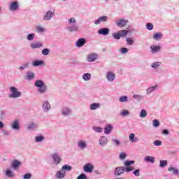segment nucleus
Masks as SVG:
<instances>
[{"label":"nucleus","mask_w":179,"mask_h":179,"mask_svg":"<svg viewBox=\"0 0 179 179\" xmlns=\"http://www.w3.org/2000/svg\"><path fill=\"white\" fill-rule=\"evenodd\" d=\"M31 173H25L23 176V179H31Z\"/></svg>","instance_id":"58"},{"label":"nucleus","mask_w":179,"mask_h":179,"mask_svg":"<svg viewBox=\"0 0 179 179\" xmlns=\"http://www.w3.org/2000/svg\"><path fill=\"white\" fill-rule=\"evenodd\" d=\"M36 33H44L45 31V29H44L43 27H41V26H37L36 27Z\"/></svg>","instance_id":"41"},{"label":"nucleus","mask_w":179,"mask_h":179,"mask_svg":"<svg viewBox=\"0 0 179 179\" xmlns=\"http://www.w3.org/2000/svg\"><path fill=\"white\" fill-rule=\"evenodd\" d=\"M148 112L146 111V110L142 109L139 115L140 118H146Z\"/></svg>","instance_id":"37"},{"label":"nucleus","mask_w":179,"mask_h":179,"mask_svg":"<svg viewBox=\"0 0 179 179\" xmlns=\"http://www.w3.org/2000/svg\"><path fill=\"white\" fill-rule=\"evenodd\" d=\"M129 138L130 142H132V143L138 142V141H139V138H138V137H136L135 134H134V133H131L129 134Z\"/></svg>","instance_id":"25"},{"label":"nucleus","mask_w":179,"mask_h":179,"mask_svg":"<svg viewBox=\"0 0 179 179\" xmlns=\"http://www.w3.org/2000/svg\"><path fill=\"white\" fill-rule=\"evenodd\" d=\"M133 99H134V100H137L138 101H141V100H143V96L141 94H134L133 95Z\"/></svg>","instance_id":"39"},{"label":"nucleus","mask_w":179,"mask_h":179,"mask_svg":"<svg viewBox=\"0 0 179 179\" xmlns=\"http://www.w3.org/2000/svg\"><path fill=\"white\" fill-rule=\"evenodd\" d=\"M6 177H8V178H13L15 177V174L13 173V171L10 169H7L5 173Z\"/></svg>","instance_id":"29"},{"label":"nucleus","mask_w":179,"mask_h":179,"mask_svg":"<svg viewBox=\"0 0 179 179\" xmlns=\"http://www.w3.org/2000/svg\"><path fill=\"white\" fill-rule=\"evenodd\" d=\"M26 80H33V79H34V73H33L32 71H28L27 72V75L25 77Z\"/></svg>","instance_id":"23"},{"label":"nucleus","mask_w":179,"mask_h":179,"mask_svg":"<svg viewBox=\"0 0 179 179\" xmlns=\"http://www.w3.org/2000/svg\"><path fill=\"white\" fill-rule=\"evenodd\" d=\"M8 9L11 12H16L19 9V1H12L8 6Z\"/></svg>","instance_id":"4"},{"label":"nucleus","mask_w":179,"mask_h":179,"mask_svg":"<svg viewBox=\"0 0 179 179\" xmlns=\"http://www.w3.org/2000/svg\"><path fill=\"white\" fill-rule=\"evenodd\" d=\"M162 134H163L164 135H169V130H167V129H164V130L162 131Z\"/></svg>","instance_id":"63"},{"label":"nucleus","mask_w":179,"mask_h":179,"mask_svg":"<svg viewBox=\"0 0 179 179\" xmlns=\"http://www.w3.org/2000/svg\"><path fill=\"white\" fill-rule=\"evenodd\" d=\"M167 166V160H160L159 161V166L163 169Z\"/></svg>","instance_id":"44"},{"label":"nucleus","mask_w":179,"mask_h":179,"mask_svg":"<svg viewBox=\"0 0 179 179\" xmlns=\"http://www.w3.org/2000/svg\"><path fill=\"white\" fill-rule=\"evenodd\" d=\"M108 143V138L106 136H102L99 139V145L101 148H104V146H107Z\"/></svg>","instance_id":"5"},{"label":"nucleus","mask_w":179,"mask_h":179,"mask_svg":"<svg viewBox=\"0 0 179 179\" xmlns=\"http://www.w3.org/2000/svg\"><path fill=\"white\" fill-rule=\"evenodd\" d=\"M55 177L57 179H64L65 177H66V171H64L62 170V169H60L56 172Z\"/></svg>","instance_id":"8"},{"label":"nucleus","mask_w":179,"mask_h":179,"mask_svg":"<svg viewBox=\"0 0 179 179\" xmlns=\"http://www.w3.org/2000/svg\"><path fill=\"white\" fill-rule=\"evenodd\" d=\"M112 142H113V143H115V146H120V141H118L117 139H112Z\"/></svg>","instance_id":"62"},{"label":"nucleus","mask_w":179,"mask_h":179,"mask_svg":"<svg viewBox=\"0 0 179 179\" xmlns=\"http://www.w3.org/2000/svg\"><path fill=\"white\" fill-rule=\"evenodd\" d=\"M118 33L120 36V37H127V34H128V31L124 29V30H120L118 31Z\"/></svg>","instance_id":"38"},{"label":"nucleus","mask_w":179,"mask_h":179,"mask_svg":"<svg viewBox=\"0 0 179 179\" xmlns=\"http://www.w3.org/2000/svg\"><path fill=\"white\" fill-rule=\"evenodd\" d=\"M27 68H29V63H24L21 66H20L19 69L20 71H23V70H24V69H26Z\"/></svg>","instance_id":"50"},{"label":"nucleus","mask_w":179,"mask_h":179,"mask_svg":"<svg viewBox=\"0 0 179 179\" xmlns=\"http://www.w3.org/2000/svg\"><path fill=\"white\" fill-rule=\"evenodd\" d=\"M10 94L8 95V97L10 99H17L22 96V92L20 91L17 90V88L15 86H11L9 88Z\"/></svg>","instance_id":"3"},{"label":"nucleus","mask_w":179,"mask_h":179,"mask_svg":"<svg viewBox=\"0 0 179 179\" xmlns=\"http://www.w3.org/2000/svg\"><path fill=\"white\" fill-rule=\"evenodd\" d=\"M120 160H124V159H127V154L125 152H121L120 155Z\"/></svg>","instance_id":"57"},{"label":"nucleus","mask_w":179,"mask_h":179,"mask_svg":"<svg viewBox=\"0 0 179 179\" xmlns=\"http://www.w3.org/2000/svg\"><path fill=\"white\" fill-rule=\"evenodd\" d=\"M106 79L108 82H114L115 79V74L111 71H109L106 73Z\"/></svg>","instance_id":"18"},{"label":"nucleus","mask_w":179,"mask_h":179,"mask_svg":"<svg viewBox=\"0 0 179 179\" xmlns=\"http://www.w3.org/2000/svg\"><path fill=\"white\" fill-rule=\"evenodd\" d=\"M112 36H113V38H115V40H120L121 38V36H120L119 32L113 33L112 34Z\"/></svg>","instance_id":"48"},{"label":"nucleus","mask_w":179,"mask_h":179,"mask_svg":"<svg viewBox=\"0 0 179 179\" xmlns=\"http://www.w3.org/2000/svg\"><path fill=\"white\" fill-rule=\"evenodd\" d=\"M101 104L99 103H92L90 106V110H97L101 107Z\"/></svg>","instance_id":"26"},{"label":"nucleus","mask_w":179,"mask_h":179,"mask_svg":"<svg viewBox=\"0 0 179 179\" xmlns=\"http://www.w3.org/2000/svg\"><path fill=\"white\" fill-rule=\"evenodd\" d=\"M97 59V55L96 54H91L87 56V61L88 62H94Z\"/></svg>","instance_id":"21"},{"label":"nucleus","mask_w":179,"mask_h":179,"mask_svg":"<svg viewBox=\"0 0 179 179\" xmlns=\"http://www.w3.org/2000/svg\"><path fill=\"white\" fill-rule=\"evenodd\" d=\"M19 166H20V162L15 160L14 161L12 164H11V167L12 169H13L14 170H16V169H17V167H19Z\"/></svg>","instance_id":"34"},{"label":"nucleus","mask_w":179,"mask_h":179,"mask_svg":"<svg viewBox=\"0 0 179 179\" xmlns=\"http://www.w3.org/2000/svg\"><path fill=\"white\" fill-rule=\"evenodd\" d=\"M163 38V34L162 33H156L153 35L152 38L156 40V41H159V40H162Z\"/></svg>","instance_id":"27"},{"label":"nucleus","mask_w":179,"mask_h":179,"mask_svg":"<svg viewBox=\"0 0 179 179\" xmlns=\"http://www.w3.org/2000/svg\"><path fill=\"white\" fill-rule=\"evenodd\" d=\"M67 30H69V31H78V30H79V27H78V25H73L71 27H69L67 28Z\"/></svg>","instance_id":"35"},{"label":"nucleus","mask_w":179,"mask_h":179,"mask_svg":"<svg viewBox=\"0 0 179 179\" xmlns=\"http://www.w3.org/2000/svg\"><path fill=\"white\" fill-rule=\"evenodd\" d=\"M160 64L161 63L159 62H154L151 64V67L154 69L159 68V66H160Z\"/></svg>","instance_id":"51"},{"label":"nucleus","mask_w":179,"mask_h":179,"mask_svg":"<svg viewBox=\"0 0 179 179\" xmlns=\"http://www.w3.org/2000/svg\"><path fill=\"white\" fill-rule=\"evenodd\" d=\"M10 127L12 128V129H14L15 131H19V129H20V124H19V120H14L12 122Z\"/></svg>","instance_id":"15"},{"label":"nucleus","mask_w":179,"mask_h":179,"mask_svg":"<svg viewBox=\"0 0 179 179\" xmlns=\"http://www.w3.org/2000/svg\"><path fill=\"white\" fill-rule=\"evenodd\" d=\"M42 108L45 113H47L51 110V104L48 101H44L42 103Z\"/></svg>","instance_id":"12"},{"label":"nucleus","mask_w":179,"mask_h":179,"mask_svg":"<svg viewBox=\"0 0 179 179\" xmlns=\"http://www.w3.org/2000/svg\"><path fill=\"white\" fill-rule=\"evenodd\" d=\"M108 16H106V15L101 16L94 21V24H100V23L103 22H108Z\"/></svg>","instance_id":"17"},{"label":"nucleus","mask_w":179,"mask_h":179,"mask_svg":"<svg viewBox=\"0 0 179 179\" xmlns=\"http://www.w3.org/2000/svg\"><path fill=\"white\" fill-rule=\"evenodd\" d=\"M61 114L63 117H68V115L72 114V110H71L69 107L64 106L61 110Z\"/></svg>","instance_id":"9"},{"label":"nucleus","mask_w":179,"mask_h":179,"mask_svg":"<svg viewBox=\"0 0 179 179\" xmlns=\"http://www.w3.org/2000/svg\"><path fill=\"white\" fill-rule=\"evenodd\" d=\"M83 170L85 173H92L94 170V166L91 163H87L84 166Z\"/></svg>","instance_id":"10"},{"label":"nucleus","mask_w":179,"mask_h":179,"mask_svg":"<svg viewBox=\"0 0 179 179\" xmlns=\"http://www.w3.org/2000/svg\"><path fill=\"white\" fill-rule=\"evenodd\" d=\"M98 33L99 34H101L102 36H108L110 33V29L108 28H101L98 31Z\"/></svg>","instance_id":"20"},{"label":"nucleus","mask_w":179,"mask_h":179,"mask_svg":"<svg viewBox=\"0 0 179 179\" xmlns=\"http://www.w3.org/2000/svg\"><path fill=\"white\" fill-rule=\"evenodd\" d=\"M123 164L125 166V167H134V166H132V164H135V161L127 160V161L124 162Z\"/></svg>","instance_id":"32"},{"label":"nucleus","mask_w":179,"mask_h":179,"mask_svg":"<svg viewBox=\"0 0 179 179\" xmlns=\"http://www.w3.org/2000/svg\"><path fill=\"white\" fill-rule=\"evenodd\" d=\"M112 131H113V125L108 124L105 126L104 134H106V135H108V134H110Z\"/></svg>","instance_id":"24"},{"label":"nucleus","mask_w":179,"mask_h":179,"mask_svg":"<svg viewBox=\"0 0 179 179\" xmlns=\"http://www.w3.org/2000/svg\"><path fill=\"white\" fill-rule=\"evenodd\" d=\"M85 44H86V39L83 38L78 39L76 43V47H78V48L83 47Z\"/></svg>","instance_id":"19"},{"label":"nucleus","mask_w":179,"mask_h":179,"mask_svg":"<svg viewBox=\"0 0 179 179\" xmlns=\"http://www.w3.org/2000/svg\"><path fill=\"white\" fill-rule=\"evenodd\" d=\"M168 171H172V174H173V176H179L178 168L170 166L169 168H168Z\"/></svg>","instance_id":"22"},{"label":"nucleus","mask_w":179,"mask_h":179,"mask_svg":"<svg viewBox=\"0 0 179 179\" xmlns=\"http://www.w3.org/2000/svg\"><path fill=\"white\" fill-rule=\"evenodd\" d=\"M83 79L87 82L88 80H90L92 79V74L89 73H85L83 75Z\"/></svg>","instance_id":"33"},{"label":"nucleus","mask_w":179,"mask_h":179,"mask_svg":"<svg viewBox=\"0 0 179 179\" xmlns=\"http://www.w3.org/2000/svg\"><path fill=\"white\" fill-rule=\"evenodd\" d=\"M77 179H87V176L85 173H81L78 176Z\"/></svg>","instance_id":"56"},{"label":"nucleus","mask_w":179,"mask_h":179,"mask_svg":"<svg viewBox=\"0 0 179 179\" xmlns=\"http://www.w3.org/2000/svg\"><path fill=\"white\" fill-rule=\"evenodd\" d=\"M126 41L128 45H132V44H134V39H132V38H127Z\"/></svg>","instance_id":"52"},{"label":"nucleus","mask_w":179,"mask_h":179,"mask_svg":"<svg viewBox=\"0 0 179 179\" xmlns=\"http://www.w3.org/2000/svg\"><path fill=\"white\" fill-rule=\"evenodd\" d=\"M133 174H134L136 177H139V176H141V169H136L133 171Z\"/></svg>","instance_id":"55"},{"label":"nucleus","mask_w":179,"mask_h":179,"mask_svg":"<svg viewBox=\"0 0 179 179\" xmlns=\"http://www.w3.org/2000/svg\"><path fill=\"white\" fill-rule=\"evenodd\" d=\"M38 125L36 123H30L28 127H27V129L29 131L31 130V129H36V128H37Z\"/></svg>","instance_id":"42"},{"label":"nucleus","mask_w":179,"mask_h":179,"mask_svg":"<svg viewBox=\"0 0 179 179\" xmlns=\"http://www.w3.org/2000/svg\"><path fill=\"white\" fill-rule=\"evenodd\" d=\"M150 50L152 54H157V52H160V51L162 50V47L152 45L150 46Z\"/></svg>","instance_id":"16"},{"label":"nucleus","mask_w":179,"mask_h":179,"mask_svg":"<svg viewBox=\"0 0 179 179\" xmlns=\"http://www.w3.org/2000/svg\"><path fill=\"white\" fill-rule=\"evenodd\" d=\"M135 170V167H124V166H118L115 169V176H121L124 174V173H131V171H134Z\"/></svg>","instance_id":"2"},{"label":"nucleus","mask_w":179,"mask_h":179,"mask_svg":"<svg viewBox=\"0 0 179 179\" xmlns=\"http://www.w3.org/2000/svg\"><path fill=\"white\" fill-rule=\"evenodd\" d=\"M152 125L155 128H157L160 125V122L157 120H152Z\"/></svg>","instance_id":"49"},{"label":"nucleus","mask_w":179,"mask_h":179,"mask_svg":"<svg viewBox=\"0 0 179 179\" xmlns=\"http://www.w3.org/2000/svg\"><path fill=\"white\" fill-rule=\"evenodd\" d=\"M153 145H155V146H162V141L157 140L154 141Z\"/></svg>","instance_id":"60"},{"label":"nucleus","mask_w":179,"mask_h":179,"mask_svg":"<svg viewBox=\"0 0 179 179\" xmlns=\"http://www.w3.org/2000/svg\"><path fill=\"white\" fill-rule=\"evenodd\" d=\"M157 87H158L157 85L149 87L146 90V94H150L151 93H153V92H155V90H156V89H157Z\"/></svg>","instance_id":"30"},{"label":"nucleus","mask_w":179,"mask_h":179,"mask_svg":"<svg viewBox=\"0 0 179 179\" xmlns=\"http://www.w3.org/2000/svg\"><path fill=\"white\" fill-rule=\"evenodd\" d=\"M63 171H71L72 170V166L69 164H65L62 167Z\"/></svg>","instance_id":"36"},{"label":"nucleus","mask_w":179,"mask_h":179,"mask_svg":"<svg viewBox=\"0 0 179 179\" xmlns=\"http://www.w3.org/2000/svg\"><path fill=\"white\" fill-rule=\"evenodd\" d=\"M120 52L121 54H127V52H128V48H122V49H120Z\"/></svg>","instance_id":"61"},{"label":"nucleus","mask_w":179,"mask_h":179,"mask_svg":"<svg viewBox=\"0 0 179 179\" xmlns=\"http://www.w3.org/2000/svg\"><path fill=\"white\" fill-rule=\"evenodd\" d=\"M41 65H44V61L43 60H35L32 63L33 66H41Z\"/></svg>","instance_id":"31"},{"label":"nucleus","mask_w":179,"mask_h":179,"mask_svg":"<svg viewBox=\"0 0 179 179\" xmlns=\"http://www.w3.org/2000/svg\"><path fill=\"white\" fill-rule=\"evenodd\" d=\"M77 146L79 148V149H81V150H83L84 149H86L87 148V143H86L84 140H79L77 143Z\"/></svg>","instance_id":"14"},{"label":"nucleus","mask_w":179,"mask_h":179,"mask_svg":"<svg viewBox=\"0 0 179 179\" xmlns=\"http://www.w3.org/2000/svg\"><path fill=\"white\" fill-rule=\"evenodd\" d=\"M120 115L122 117H127V115H129V111L128 110H123L120 112Z\"/></svg>","instance_id":"45"},{"label":"nucleus","mask_w":179,"mask_h":179,"mask_svg":"<svg viewBox=\"0 0 179 179\" xmlns=\"http://www.w3.org/2000/svg\"><path fill=\"white\" fill-rule=\"evenodd\" d=\"M120 103H127L128 101V96H122L119 98Z\"/></svg>","instance_id":"43"},{"label":"nucleus","mask_w":179,"mask_h":179,"mask_svg":"<svg viewBox=\"0 0 179 179\" xmlns=\"http://www.w3.org/2000/svg\"><path fill=\"white\" fill-rule=\"evenodd\" d=\"M44 137L43 136H37L35 137V142H43Z\"/></svg>","instance_id":"46"},{"label":"nucleus","mask_w":179,"mask_h":179,"mask_svg":"<svg viewBox=\"0 0 179 179\" xmlns=\"http://www.w3.org/2000/svg\"><path fill=\"white\" fill-rule=\"evenodd\" d=\"M55 16V10H48L43 15V20H51Z\"/></svg>","instance_id":"6"},{"label":"nucleus","mask_w":179,"mask_h":179,"mask_svg":"<svg viewBox=\"0 0 179 179\" xmlns=\"http://www.w3.org/2000/svg\"><path fill=\"white\" fill-rule=\"evenodd\" d=\"M0 115L1 117H5V111L3 110L0 111Z\"/></svg>","instance_id":"64"},{"label":"nucleus","mask_w":179,"mask_h":179,"mask_svg":"<svg viewBox=\"0 0 179 179\" xmlns=\"http://www.w3.org/2000/svg\"><path fill=\"white\" fill-rule=\"evenodd\" d=\"M144 160L147 163H155V157H153V156H146V157H145Z\"/></svg>","instance_id":"28"},{"label":"nucleus","mask_w":179,"mask_h":179,"mask_svg":"<svg viewBox=\"0 0 179 179\" xmlns=\"http://www.w3.org/2000/svg\"><path fill=\"white\" fill-rule=\"evenodd\" d=\"M94 131L95 132H103V128L102 127H93Z\"/></svg>","instance_id":"54"},{"label":"nucleus","mask_w":179,"mask_h":179,"mask_svg":"<svg viewBox=\"0 0 179 179\" xmlns=\"http://www.w3.org/2000/svg\"><path fill=\"white\" fill-rule=\"evenodd\" d=\"M34 37H36V34H29L27 36V40H28V41H33V40H34Z\"/></svg>","instance_id":"40"},{"label":"nucleus","mask_w":179,"mask_h":179,"mask_svg":"<svg viewBox=\"0 0 179 179\" xmlns=\"http://www.w3.org/2000/svg\"><path fill=\"white\" fill-rule=\"evenodd\" d=\"M34 86L38 87V93L40 94H45L47 93L48 87L45 83L41 80H38L35 81Z\"/></svg>","instance_id":"1"},{"label":"nucleus","mask_w":179,"mask_h":179,"mask_svg":"<svg viewBox=\"0 0 179 179\" xmlns=\"http://www.w3.org/2000/svg\"><path fill=\"white\" fill-rule=\"evenodd\" d=\"M68 22L69 24L72 26L73 24L76 23V19H75L74 17H72L69 19Z\"/></svg>","instance_id":"53"},{"label":"nucleus","mask_w":179,"mask_h":179,"mask_svg":"<svg viewBox=\"0 0 179 179\" xmlns=\"http://www.w3.org/2000/svg\"><path fill=\"white\" fill-rule=\"evenodd\" d=\"M146 27L148 30H153V24L152 23H150V22L147 23Z\"/></svg>","instance_id":"59"},{"label":"nucleus","mask_w":179,"mask_h":179,"mask_svg":"<svg viewBox=\"0 0 179 179\" xmlns=\"http://www.w3.org/2000/svg\"><path fill=\"white\" fill-rule=\"evenodd\" d=\"M128 23V20L124 19H120L115 21L116 26L117 27H125Z\"/></svg>","instance_id":"13"},{"label":"nucleus","mask_w":179,"mask_h":179,"mask_svg":"<svg viewBox=\"0 0 179 179\" xmlns=\"http://www.w3.org/2000/svg\"><path fill=\"white\" fill-rule=\"evenodd\" d=\"M51 157H52L55 164H56V165L59 164L61 163V162H62V159L61 158L59 155H58V153H57V152L52 154Z\"/></svg>","instance_id":"7"},{"label":"nucleus","mask_w":179,"mask_h":179,"mask_svg":"<svg viewBox=\"0 0 179 179\" xmlns=\"http://www.w3.org/2000/svg\"><path fill=\"white\" fill-rule=\"evenodd\" d=\"M42 47H44L43 42H35L30 44V48H31V50H36L41 48Z\"/></svg>","instance_id":"11"},{"label":"nucleus","mask_w":179,"mask_h":179,"mask_svg":"<svg viewBox=\"0 0 179 179\" xmlns=\"http://www.w3.org/2000/svg\"><path fill=\"white\" fill-rule=\"evenodd\" d=\"M50 49L48 48H45L43 50H42V55L44 56H47L50 55Z\"/></svg>","instance_id":"47"}]
</instances>
